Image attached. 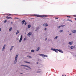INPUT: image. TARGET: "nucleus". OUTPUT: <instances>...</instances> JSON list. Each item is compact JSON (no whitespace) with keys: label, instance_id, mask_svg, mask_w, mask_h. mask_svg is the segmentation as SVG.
<instances>
[{"label":"nucleus","instance_id":"1","mask_svg":"<svg viewBox=\"0 0 76 76\" xmlns=\"http://www.w3.org/2000/svg\"><path fill=\"white\" fill-rule=\"evenodd\" d=\"M51 50H52V51H55L56 52V53H58L59 51L60 53H63V51H62L61 49H53V48H51Z\"/></svg>","mask_w":76,"mask_h":76},{"label":"nucleus","instance_id":"2","mask_svg":"<svg viewBox=\"0 0 76 76\" xmlns=\"http://www.w3.org/2000/svg\"><path fill=\"white\" fill-rule=\"evenodd\" d=\"M33 16H37V17H47V16L46 15H37L36 14H34V15H33Z\"/></svg>","mask_w":76,"mask_h":76},{"label":"nucleus","instance_id":"3","mask_svg":"<svg viewBox=\"0 0 76 76\" xmlns=\"http://www.w3.org/2000/svg\"><path fill=\"white\" fill-rule=\"evenodd\" d=\"M18 55L17 54L16 55L15 58V60L14 61V64H16V63H17V60L18 59Z\"/></svg>","mask_w":76,"mask_h":76},{"label":"nucleus","instance_id":"4","mask_svg":"<svg viewBox=\"0 0 76 76\" xmlns=\"http://www.w3.org/2000/svg\"><path fill=\"white\" fill-rule=\"evenodd\" d=\"M22 35H21L19 41V42H22Z\"/></svg>","mask_w":76,"mask_h":76},{"label":"nucleus","instance_id":"5","mask_svg":"<svg viewBox=\"0 0 76 76\" xmlns=\"http://www.w3.org/2000/svg\"><path fill=\"white\" fill-rule=\"evenodd\" d=\"M5 48H6V44H5L4 45L3 48H2V51H3L4 50V49H5Z\"/></svg>","mask_w":76,"mask_h":76},{"label":"nucleus","instance_id":"6","mask_svg":"<svg viewBox=\"0 0 76 76\" xmlns=\"http://www.w3.org/2000/svg\"><path fill=\"white\" fill-rule=\"evenodd\" d=\"M26 22V21H25V20H23V21H22V22H21L22 24V25H23V24H24V22Z\"/></svg>","mask_w":76,"mask_h":76},{"label":"nucleus","instance_id":"7","mask_svg":"<svg viewBox=\"0 0 76 76\" xmlns=\"http://www.w3.org/2000/svg\"><path fill=\"white\" fill-rule=\"evenodd\" d=\"M43 26H48V25L47 23H45L43 24Z\"/></svg>","mask_w":76,"mask_h":76},{"label":"nucleus","instance_id":"8","mask_svg":"<svg viewBox=\"0 0 76 76\" xmlns=\"http://www.w3.org/2000/svg\"><path fill=\"white\" fill-rule=\"evenodd\" d=\"M32 35V33L31 32H29L28 34V35H29V37H30L31 35Z\"/></svg>","mask_w":76,"mask_h":76},{"label":"nucleus","instance_id":"9","mask_svg":"<svg viewBox=\"0 0 76 76\" xmlns=\"http://www.w3.org/2000/svg\"><path fill=\"white\" fill-rule=\"evenodd\" d=\"M6 18H7V19H12V17H8V16H7L6 17Z\"/></svg>","mask_w":76,"mask_h":76},{"label":"nucleus","instance_id":"10","mask_svg":"<svg viewBox=\"0 0 76 76\" xmlns=\"http://www.w3.org/2000/svg\"><path fill=\"white\" fill-rule=\"evenodd\" d=\"M71 31L72 32V33H73V34H75V33H76V30H72Z\"/></svg>","mask_w":76,"mask_h":76},{"label":"nucleus","instance_id":"11","mask_svg":"<svg viewBox=\"0 0 76 76\" xmlns=\"http://www.w3.org/2000/svg\"><path fill=\"white\" fill-rule=\"evenodd\" d=\"M39 49H40V48L39 47L37 49V51H39Z\"/></svg>","mask_w":76,"mask_h":76},{"label":"nucleus","instance_id":"12","mask_svg":"<svg viewBox=\"0 0 76 76\" xmlns=\"http://www.w3.org/2000/svg\"><path fill=\"white\" fill-rule=\"evenodd\" d=\"M14 46H11V49H10V51H12V50L13 49V48L14 47Z\"/></svg>","mask_w":76,"mask_h":76},{"label":"nucleus","instance_id":"13","mask_svg":"<svg viewBox=\"0 0 76 76\" xmlns=\"http://www.w3.org/2000/svg\"><path fill=\"white\" fill-rule=\"evenodd\" d=\"M31 27V25L30 24H29L28 26V28H30Z\"/></svg>","mask_w":76,"mask_h":76},{"label":"nucleus","instance_id":"14","mask_svg":"<svg viewBox=\"0 0 76 76\" xmlns=\"http://www.w3.org/2000/svg\"><path fill=\"white\" fill-rule=\"evenodd\" d=\"M44 55L43 54H39V55L40 56H41L42 57H44Z\"/></svg>","mask_w":76,"mask_h":76},{"label":"nucleus","instance_id":"15","mask_svg":"<svg viewBox=\"0 0 76 76\" xmlns=\"http://www.w3.org/2000/svg\"><path fill=\"white\" fill-rule=\"evenodd\" d=\"M19 33V30H18L16 32V35H18V34Z\"/></svg>","mask_w":76,"mask_h":76},{"label":"nucleus","instance_id":"16","mask_svg":"<svg viewBox=\"0 0 76 76\" xmlns=\"http://www.w3.org/2000/svg\"><path fill=\"white\" fill-rule=\"evenodd\" d=\"M27 57H28V58H32V57L31 56H27Z\"/></svg>","mask_w":76,"mask_h":76},{"label":"nucleus","instance_id":"17","mask_svg":"<svg viewBox=\"0 0 76 76\" xmlns=\"http://www.w3.org/2000/svg\"><path fill=\"white\" fill-rule=\"evenodd\" d=\"M34 51H35V50H31V53H34Z\"/></svg>","mask_w":76,"mask_h":76},{"label":"nucleus","instance_id":"18","mask_svg":"<svg viewBox=\"0 0 76 76\" xmlns=\"http://www.w3.org/2000/svg\"><path fill=\"white\" fill-rule=\"evenodd\" d=\"M43 57H48V56L46 55H44Z\"/></svg>","mask_w":76,"mask_h":76},{"label":"nucleus","instance_id":"19","mask_svg":"<svg viewBox=\"0 0 76 76\" xmlns=\"http://www.w3.org/2000/svg\"><path fill=\"white\" fill-rule=\"evenodd\" d=\"M12 29V27H10L9 29V31H10Z\"/></svg>","mask_w":76,"mask_h":76},{"label":"nucleus","instance_id":"20","mask_svg":"<svg viewBox=\"0 0 76 76\" xmlns=\"http://www.w3.org/2000/svg\"><path fill=\"white\" fill-rule=\"evenodd\" d=\"M21 66H23L24 67H26L27 66V65H22Z\"/></svg>","mask_w":76,"mask_h":76},{"label":"nucleus","instance_id":"21","mask_svg":"<svg viewBox=\"0 0 76 76\" xmlns=\"http://www.w3.org/2000/svg\"><path fill=\"white\" fill-rule=\"evenodd\" d=\"M27 67H28V69H31V68L30 67L28 66V65H27Z\"/></svg>","mask_w":76,"mask_h":76},{"label":"nucleus","instance_id":"22","mask_svg":"<svg viewBox=\"0 0 76 76\" xmlns=\"http://www.w3.org/2000/svg\"><path fill=\"white\" fill-rule=\"evenodd\" d=\"M69 45H72V42H69Z\"/></svg>","mask_w":76,"mask_h":76},{"label":"nucleus","instance_id":"23","mask_svg":"<svg viewBox=\"0 0 76 76\" xmlns=\"http://www.w3.org/2000/svg\"><path fill=\"white\" fill-rule=\"evenodd\" d=\"M57 38H58V36H56L54 38V39H57Z\"/></svg>","mask_w":76,"mask_h":76},{"label":"nucleus","instance_id":"24","mask_svg":"<svg viewBox=\"0 0 76 76\" xmlns=\"http://www.w3.org/2000/svg\"><path fill=\"white\" fill-rule=\"evenodd\" d=\"M36 29H37V30H38V29H39V27H37Z\"/></svg>","mask_w":76,"mask_h":76},{"label":"nucleus","instance_id":"25","mask_svg":"<svg viewBox=\"0 0 76 76\" xmlns=\"http://www.w3.org/2000/svg\"><path fill=\"white\" fill-rule=\"evenodd\" d=\"M73 48H74V47L73 46H71V49H73Z\"/></svg>","mask_w":76,"mask_h":76},{"label":"nucleus","instance_id":"26","mask_svg":"<svg viewBox=\"0 0 76 76\" xmlns=\"http://www.w3.org/2000/svg\"><path fill=\"white\" fill-rule=\"evenodd\" d=\"M68 21H70L71 22H72V21L71 20L68 19Z\"/></svg>","mask_w":76,"mask_h":76},{"label":"nucleus","instance_id":"27","mask_svg":"<svg viewBox=\"0 0 76 76\" xmlns=\"http://www.w3.org/2000/svg\"><path fill=\"white\" fill-rule=\"evenodd\" d=\"M63 30H61L59 31V32L60 33L62 32H63Z\"/></svg>","mask_w":76,"mask_h":76},{"label":"nucleus","instance_id":"28","mask_svg":"<svg viewBox=\"0 0 76 76\" xmlns=\"http://www.w3.org/2000/svg\"><path fill=\"white\" fill-rule=\"evenodd\" d=\"M7 21V20H6L5 21H4V23H5Z\"/></svg>","mask_w":76,"mask_h":76},{"label":"nucleus","instance_id":"29","mask_svg":"<svg viewBox=\"0 0 76 76\" xmlns=\"http://www.w3.org/2000/svg\"><path fill=\"white\" fill-rule=\"evenodd\" d=\"M61 26H62V27H63V26H65V25L62 24V25H61Z\"/></svg>","mask_w":76,"mask_h":76},{"label":"nucleus","instance_id":"30","mask_svg":"<svg viewBox=\"0 0 76 76\" xmlns=\"http://www.w3.org/2000/svg\"><path fill=\"white\" fill-rule=\"evenodd\" d=\"M67 18H72L71 17L69 16H67Z\"/></svg>","mask_w":76,"mask_h":76},{"label":"nucleus","instance_id":"31","mask_svg":"<svg viewBox=\"0 0 76 76\" xmlns=\"http://www.w3.org/2000/svg\"><path fill=\"white\" fill-rule=\"evenodd\" d=\"M26 24H27V23L25 22V23H24L25 25H26Z\"/></svg>","mask_w":76,"mask_h":76},{"label":"nucleus","instance_id":"32","mask_svg":"<svg viewBox=\"0 0 76 76\" xmlns=\"http://www.w3.org/2000/svg\"><path fill=\"white\" fill-rule=\"evenodd\" d=\"M42 18L43 19H46V18L45 17H42Z\"/></svg>","mask_w":76,"mask_h":76},{"label":"nucleus","instance_id":"33","mask_svg":"<svg viewBox=\"0 0 76 76\" xmlns=\"http://www.w3.org/2000/svg\"><path fill=\"white\" fill-rule=\"evenodd\" d=\"M61 26H59L58 27V28H61Z\"/></svg>","mask_w":76,"mask_h":76},{"label":"nucleus","instance_id":"34","mask_svg":"<svg viewBox=\"0 0 76 76\" xmlns=\"http://www.w3.org/2000/svg\"><path fill=\"white\" fill-rule=\"evenodd\" d=\"M47 30V28H45V31H46Z\"/></svg>","mask_w":76,"mask_h":76},{"label":"nucleus","instance_id":"35","mask_svg":"<svg viewBox=\"0 0 76 76\" xmlns=\"http://www.w3.org/2000/svg\"><path fill=\"white\" fill-rule=\"evenodd\" d=\"M24 63H28V61H25L24 62Z\"/></svg>","mask_w":76,"mask_h":76},{"label":"nucleus","instance_id":"36","mask_svg":"<svg viewBox=\"0 0 76 76\" xmlns=\"http://www.w3.org/2000/svg\"><path fill=\"white\" fill-rule=\"evenodd\" d=\"M55 18L56 19H58V18Z\"/></svg>","mask_w":76,"mask_h":76},{"label":"nucleus","instance_id":"37","mask_svg":"<svg viewBox=\"0 0 76 76\" xmlns=\"http://www.w3.org/2000/svg\"><path fill=\"white\" fill-rule=\"evenodd\" d=\"M26 40V38H24V41H25Z\"/></svg>","mask_w":76,"mask_h":76},{"label":"nucleus","instance_id":"38","mask_svg":"<svg viewBox=\"0 0 76 76\" xmlns=\"http://www.w3.org/2000/svg\"><path fill=\"white\" fill-rule=\"evenodd\" d=\"M73 16H74L75 17H76V15H73Z\"/></svg>","mask_w":76,"mask_h":76},{"label":"nucleus","instance_id":"39","mask_svg":"<svg viewBox=\"0 0 76 76\" xmlns=\"http://www.w3.org/2000/svg\"><path fill=\"white\" fill-rule=\"evenodd\" d=\"M27 63H28V64H30V62H27Z\"/></svg>","mask_w":76,"mask_h":76},{"label":"nucleus","instance_id":"40","mask_svg":"<svg viewBox=\"0 0 76 76\" xmlns=\"http://www.w3.org/2000/svg\"><path fill=\"white\" fill-rule=\"evenodd\" d=\"M69 35H72V33H70Z\"/></svg>","mask_w":76,"mask_h":76},{"label":"nucleus","instance_id":"41","mask_svg":"<svg viewBox=\"0 0 76 76\" xmlns=\"http://www.w3.org/2000/svg\"><path fill=\"white\" fill-rule=\"evenodd\" d=\"M39 72H40V71H38L37 72V73H39Z\"/></svg>","mask_w":76,"mask_h":76},{"label":"nucleus","instance_id":"42","mask_svg":"<svg viewBox=\"0 0 76 76\" xmlns=\"http://www.w3.org/2000/svg\"><path fill=\"white\" fill-rule=\"evenodd\" d=\"M1 28H0V32L1 31Z\"/></svg>","mask_w":76,"mask_h":76},{"label":"nucleus","instance_id":"43","mask_svg":"<svg viewBox=\"0 0 76 76\" xmlns=\"http://www.w3.org/2000/svg\"><path fill=\"white\" fill-rule=\"evenodd\" d=\"M15 19H19V18H16Z\"/></svg>","mask_w":76,"mask_h":76},{"label":"nucleus","instance_id":"44","mask_svg":"<svg viewBox=\"0 0 76 76\" xmlns=\"http://www.w3.org/2000/svg\"><path fill=\"white\" fill-rule=\"evenodd\" d=\"M37 30H38L37 28H36V29L35 30V31H37Z\"/></svg>","mask_w":76,"mask_h":76},{"label":"nucleus","instance_id":"45","mask_svg":"<svg viewBox=\"0 0 76 76\" xmlns=\"http://www.w3.org/2000/svg\"><path fill=\"white\" fill-rule=\"evenodd\" d=\"M47 38H46L45 39V40L46 41V40H47Z\"/></svg>","mask_w":76,"mask_h":76},{"label":"nucleus","instance_id":"46","mask_svg":"<svg viewBox=\"0 0 76 76\" xmlns=\"http://www.w3.org/2000/svg\"><path fill=\"white\" fill-rule=\"evenodd\" d=\"M11 24H13V22H11Z\"/></svg>","mask_w":76,"mask_h":76},{"label":"nucleus","instance_id":"47","mask_svg":"<svg viewBox=\"0 0 76 76\" xmlns=\"http://www.w3.org/2000/svg\"><path fill=\"white\" fill-rule=\"evenodd\" d=\"M68 47H70V46L69 45H68Z\"/></svg>","mask_w":76,"mask_h":76},{"label":"nucleus","instance_id":"48","mask_svg":"<svg viewBox=\"0 0 76 76\" xmlns=\"http://www.w3.org/2000/svg\"><path fill=\"white\" fill-rule=\"evenodd\" d=\"M36 64H38V62H37L36 63Z\"/></svg>","mask_w":76,"mask_h":76},{"label":"nucleus","instance_id":"49","mask_svg":"<svg viewBox=\"0 0 76 76\" xmlns=\"http://www.w3.org/2000/svg\"><path fill=\"white\" fill-rule=\"evenodd\" d=\"M67 32H69V31H67Z\"/></svg>","mask_w":76,"mask_h":76},{"label":"nucleus","instance_id":"50","mask_svg":"<svg viewBox=\"0 0 76 76\" xmlns=\"http://www.w3.org/2000/svg\"><path fill=\"white\" fill-rule=\"evenodd\" d=\"M20 73V74H23V73Z\"/></svg>","mask_w":76,"mask_h":76},{"label":"nucleus","instance_id":"51","mask_svg":"<svg viewBox=\"0 0 76 76\" xmlns=\"http://www.w3.org/2000/svg\"><path fill=\"white\" fill-rule=\"evenodd\" d=\"M10 15H11V14H10V15H9V16H10Z\"/></svg>","mask_w":76,"mask_h":76},{"label":"nucleus","instance_id":"52","mask_svg":"<svg viewBox=\"0 0 76 76\" xmlns=\"http://www.w3.org/2000/svg\"><path fill=\"white\" fill-rule=\"evenodd\" d=\"M75 20H76V18H75Z\"/></svg>","mask_w":76,"mask_h":76},{"label":"nucleus","instance_id":"53","mask_svg":"<svg viewBox=\"0 0 76 76\" xmlns=\"http://www.w3.org/2000/svg\"><path fill=\"white\" fill-rule=\"evenodd\" d=\"M43 58H44V57H43Z\"/></svg>","mask_w":76,"mask_h":76},{"label":"nucleus","instance_id":"54","mask_svg":"<svg viewBox=\"0 0 76 76\" xmlns=\"http://www.w3.org/2000/svg\"><path fill=\"white\" fill-rule=\"evenodd\" d=\"M66 76V75H65V76Z\"/></svg>","mask_w":76,"mask_h":76},{"label":"nucleus","instance_id":"55","mask_svg":"<svg viewBox=\"0 0 76 76\" xmlns=\"http://www.w3.org/2000/svg\"><path fill=\"white\" fill-rule=\"evenodd\" d=\"M62 76H64V75H62Z\"/></svg>","mask_w":76,"mask_h":76},{"label":"nucleus","instance_id":"56","mask_svg":"<svg viewBox=\"0 0 76 76\" xmlns=\"http://www.w3.org/2000/svg\"><path fill=\"white\" fill-rule=\"evenodd\" d=\"M75 17H76V16H75Z\"/></svg>","mask_w":76,"mask_h":76},{"label":"nucleus","instance_id":"57","mask_svg":"<svg viewBox=\"0 0 76 76\" xmlns=\"http://www.w3.org/2000/svg\"><path fill=\"white\" fill-rule=\"evenodd\" d=\"M17 39H18V38Z\"/></svg>","mask_w":76,"mask_h":76},{"label":"nucleus","instance_id":"58","mask_svg":"<svg viewBox=\"0 0 76 76\" xmlns=\"http://www.w3.org/2000/svg\"><path fill=\"white\" fill-rule=\"evenodd\" d=\"M75 56H76V55H75Z\"/></svg>","mask_w":76,"mask_h":76},{"label":"nucleus","instance_id":"59","mask_svg":"<svg viewBox=\"0 0 76 76\" xmlns=\"http://www.w3.org/2000/svg\"><path fill=\"white\" fill-rule=\"evenodd\" d=\"M26 70H28L27 69H26Z\"/></svg>","mask_w":76,"mask_h":76}]
</instances>
